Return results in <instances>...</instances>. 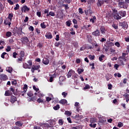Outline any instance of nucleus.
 Here are the masks:
<instances>
[{
	"label": "nucleus",
	"instance_id": "obj_51",
	"mask_svg": "<svg viewBox=\"0 0 129 129\" xmlns=\"http://www.w3.org/2000/svg\"><path fill=\"white\" fill-rule=\"evenodd\" d=\"M23 57H20L19 58L17 59V61L19 62V63H21L23 61Z\"/></svg>",
	"mask_w": 129,
	"mask_h": 129
},
{
	"label": "nucleus",
	"instance_id": "obj_11",
	"mask_svg": "<svg viewBox=\"0 0 129 129\" xmlns=\"http://www.w3.org/2000/svg\"><path fill=\"white\" fill-rule=\"evenodd\" d=\"M42 63L44 64V65H48L49 63H50V60L46 57H44L42 59Z\"/></svg>",
	"mask_w": 129,
	"mask_h": 129
},
{
	"label": "nucleus",
	"instance_id": "obj_45",
	"mask_svg": "<svg viewBox=\"0 0 129 129\" xmlns=\"http://www.w3.org/2000/svg\"><path fill=\"white\" fill-rule=\"evenodd\" d=\"M88 12L89 13V15H92V14H93V11H92V9H91V7H90L89 9L88 10Z\"/></svg>",
	"mask_w": 129,
	"mask_h": 129
},
{
	"label": "nucleus",
	"instance_id": "obj_55",
	"mask_svg": "<svg viewBox=\"0 0 129 129\" xmlns=\"http://www.w3.org/2000/svg\"><path fill=\"white\" fill-rule=\"evenodd\" d=\"M37 101L38 103H42V102H44V100L41 98H38Z\"/></svg>",
	"mask_w": 129,
	"mask_h": 129
},
{
	"label": "nucleus",
	"instance_id": "obj_57",
	"mask_svg": "<svg viewBox=\"0 0 129 129\" xmlns=\"http://www.w3.org/2000/svg\"><path fill=\"white\" fill-rule=\"evenodd\" d=\"M44 126L45 127H46V128H51V126H50V125H49V124L48 123H45L44 124Z\"/></svg>",
	"mask_w": 129,
	"mask_h": 129
},
{
	"label": "nucleus",
	"instance_id": "obj_52",
	"mask_svg": "<svg viewBox=\"0 0 129 129\" xmlns=\"http://www.w3.org/2000/svg\"><path fill=\"white\" fill-rule=\"evenodd\" d=\"M60 45H61V42H56L54 43V46L55 47H59V46H60Z\"/></svg>",
	"mask_w": 129,
	"mask_h": 129
},
{
	"label": "nucleus",
	"instance_id": "obj_43",
	"mask_svg": "<svg viewBox=\"0 0 129 129\" xmlns=\"http://www.w3.org/2000/svg\"><path fill=\"white\" fill-rule=\"evenodd\" d=\"M67 26H68V27H70L71 26V20H68V21L66 22V23Z\"/></svg>",
	"mask_w": 129,
	"mask_h": 129
},
{
	"label": "nucleus",
	"instance_id": "obj_54",
	"mask_svg": "<svg viewBox=\"0 0 129 129\" xmlns=\"http://www.w3.org/2000/svg\"><path fill=\"white\" fill-rule=\"evenodd\" d=\"M112 27H113V28H114V29H115V30H117V29H118V26H117V25H116V24H113L112 25Z\"/></svg>",
	"mask_w": 129,
	"mask_h": 129
},
{
	"label": "nucleus",
	"instance_id": "obj_38",
	"mask_svg": "<svg viewBox=\"0 0 129 129\" xmlns=\"http://www.w3.org/2000/svg\"><path fill=\"white\" fill-rule=\"evenodd\" d=\"M90 122L91 123H94V122H96V118H91Z\"/></svg>",
	"mask_w": 129,
	"mask_h": 129
},
{
	"label": "nucleus",
	"instance_id": "obj_10",
	"mask_svg": "<svg viewBox=\"0 0 129 129\" xmlns=\"http://www.w3.org/2000/svg\"><path fill=\"white\" fill-rule=\"evenodd\" d=\"M115 20H120L121 17L119 16V12H117L116 14L112 15Z\"/></svg>",
	"mask_w": 129,
	"mask_h": 129
},
{
	"label": "nucleus",
	"instance_id": "obj_53",
	"mask_svg": "<svg viewBox=\"0 0 129 129\" xmlns=\"http://www.w3.org/2000/svg\"><path fill=\"white\" fill-rule=\"evenodd\" d=\"M19 9H20V5H19V4H16V7L14 8V10H15V11H17V10H19Z\"/></svg>",
	"mask_w": 129,
	"mask_h": 129
},
{
	"label": "nucleus",
	"instance_id": "obj_2",
	"mask_svg": "<svg viewBox=\"0 0 129 129\" xmlns=\"http://www.w3.org/2000/svg\"><path fill=\"white\" fill-rule=\"evenodd\" d=\"M119 26L121 27L122 29H124V30H127V28H128V25L126 22H119Z\"/></svg>",
	"mask_w": 129,
	"mask_h": 129
},
{
	"label": "nucleus",
	"instance_id": "obj_61",
	"mask_svg": "<svg viewBox=\"0 0 129 129\" xmlns=\"http://www.w3.org/2000/svg\"><path fill=\"white\" fill-rule=\"evenodd\" d=\"M23 89V90H28V85L27 84L24 85Z\"/></svg>",
	"mask_w": 129,
	"mask_h": 129
},
{
	"label": "nucleus",
	"instance_id": "obj_60",
	"mask_svg": "<svg viewBox=\"0 0 129 129\" xmlns=\"http://www.w3.org/2000/svg\"><path fill=\"white\" fill-rule=\"evenodd\" d=\"M79 14H81V15H82V14H83L84 13L83 12V9H82V8H79Z\"/></svg>",
	"mask_w": 129,
	"mask_h": 129
},
{
	"label": "nucleus",
	"instance_id": "obj_23",
	"mask_svg": "<svg viewBox=\"0 0 129 129\" xmlns=\"http://www.w3.org/2000/svg\"><path fill=\"white\" fill-rule=\"evenodd\" d=\"M94 46L97 48V51L99 52L100 51V46L99 45L97 44L96 42L94 43Z\"/></svg>",
	"mask_w": 129,
	"mask_h": 129
},
{
	"label": "nucleus",
	"instance_id": "obj_49",
	"mask_svg": "<svg viewBox=\"0 0 129 129\" xmlns=\"http://www.w3.org/2000/svg\"><path fill=\"white\" fill-rule=\"evenodd\" d=\"M58 123L59 124H60V125H63V123H64V121H63V119H60L58 120Z\"/></svg>",
	"mask_w": 129,
	"mask_h": 129
},
{
	"label": "nucleus",
	"instance_id": "obj_31",
	"mask_svg": "<svg viewBox=\"0 0 129 129\" xmlns=\"http://www.w3.org/2000/svg\"><path fill=\"white\" fill-rule=\"evenodd\" d=\"M98 3V6H100V7H101L102 5L104 4L105 2H104V0H103V1H99V0Z\"/></svg>",
	"mask_w": 129,
	"mask_h": 129
},
{
	"label": "nucleus",
	"instance_id": "obj_24",
	"mask_svg": "<svg viewBox=\"0 0 129 129\" xmlns=\"http://www.w3.org/2000/svg\"><path fill=\"white\" fill-rule=\"evenodd\" d=\"M13 18H14V14L13 13L9 14L8 17L7 19L10 20V21H13Z\"/></svg>",
	"mask_w": 129,
	"mask_h": 129
},
{
	"label": "nucleus",
	"instance_id": "obj_29",
	"mask_svg": "<svg viewBox=\"0 0 129 129\" xmlns=\"http://www.w3.org/2000/svg\"><path fill=\"white\" fill-rule=\"evenodd\" d=\"M5 95V96H10V95H12V92L10 91H6Z\"/></svg>",
	"mask_w": 129,
	"mask_h": 129
},
{
	"label": "nucleus",
	"instance_id": "obj_26",
	"mask_svg": "<svg viewBox=\"0 0 129 129\" xmlns=\"http://www.w3.org/2000/svg\"><path fill=\"white\" fill-rule=\"evenodd\" d=\"M100 30L101 34L105 33V28H104L103 26H101Z\"/></svg>",
	"mask_w": 129,
	"mask_h": 129
},
{
	"label": "nucleus",
	"instance_id": "obj_30",
	"mask_svg": "<svg viewBox=\"0 0 129 129\" xmlns=\"http://www.w3.org/2000/svg\"><path fill=\"white\" fill-rule=\"evenodd\" d=\"M47 17H49V16H51V17H55V13L51 11L46 15Z\"/></svg>",
	"mask_w": 129,
	"mask_h": 129
},
{
	"label": "nucleus",
	"instance_id": "obj_59",
	"mask_svg": "<svg viewBox=\"0 0 129 129\" xmlns=\"http://www.w3.org/2000/svg\"><path fill=\"white\" fill-rule=\"evenodd\" d=\"M61 95L64 97V98H65L66 97L67 95H68V93H67L65 92H63L62 93Z\"/></svg>",
	"mask_w": 129,
	"mask_h": 129
},
{
	"label": "nucleus",
	"instance_id": "obj_3",
	"mask_svg": "<svg viewBox=\"0 0 129 129\" xmlns=\"http://www.w3.org/2000/svg\"><path fill=\"white\" fill-rule=\"evenodd\" d=\"M118 5L121 9H126L127 8L126 3L124 2L121 1L118 3Z\"/></svg>",
	"mask_w": 129,
	"mask_h": 129
},
{
	"label": "nucleus",
	"instance_id": "obj_13",
	"mask_svg": "<svg viewBox=\"0 0 129 129\" xmlns=\"http://www.w3.org/2000/svg\"><path fill=\"white\" fill-rule=\"evenodd\" d=\"M93 36H95V37H98L100 35V31L98 29H97L95 31L92 32Z\"/></svg>",
	"mask_w": 129,
	"mask_h": 129
},
{
	"label": "nucleus",
	"instance_id": "obj_58",
	"mask_svg": "<svg viewBox=\"0 0 129 129\" xmlns=\"http://www.w3.org/2000/svg\"><path fill=\"white\" fill-rule=\"evenodd\" d=\"M89 126L91 127H93L94 128H95V127H96V123L92 124V123H91V124H89Z\"/></svg>",
	"mask_w": 129,
	"mask_h": 129
},
{
	"label": "nucleus",
	"instance_id": "obj_37",
	"mask_svg": "<svg viewBox=\"0 0 129 129\" xmlns=\"http://www.w3.org/2000/svg\"><path fill=\"white\" fill-rule=\"evenodd\" d=\"M40 27L42 28V29H46V25L45 24V22H43L40 24Z\"/></svg>",
	"mask_w": 129,
	"mask_h": 129
},
{
	"label": "nucleus",
	"instance_id": "obj_25",
	"mask_svg": "<svg viewBox=\"0 0 129 129\" xmlns=\"http://www.w3.org/2000/svg\"><path fill=\"white\" fill-rule=\"evenodd\" d=\"M20 57H21L22 58H24L25 57V51L22 50L20 51L19 53Z\"/></svg>",
	"mask_w": 129,
	"mask_h": 129
},
{
	"label": "nucleus",
	"instance_id": "obj_56",
	"mask_svg": "<svg viewBox=\"0 0 129 129\" xmlns=\"http://www.w3.org/2000/svg\"><path fill=\"white\" fill-rule=\"evenodd\" d=\"M56 121H55V120H51L50 122V125H54V124H55Z\"/></svg>",
	"mask_w": 129,
	"mask_h": 129
},
{
	"label": "nucleus",
	"instance_id": "obj_39",
	"mask_svg": "<svg viewBox=\"0 0 129 129\" xmlns=\"http://www.w3.org/2000/svg\"><path fill=\"white\" fill-rule=\"evenodd\" d=\"M27 95L29 97H32V96H33V95H34V94H33V92L30 91L28 92Z\"/></svg>",
	"mask_w": 129,
	"mask_h": 129
},
{
	"label": "nucleus",
	"instance_id": "obj_47",
	"mask_svg": "<svg viewBox=\"0 0 129 129\" xmlns=\"http://www.w3.org/2000/svg\"><path fill=\"white\" fill-rule=\"evenodd\" d=\"M84 71V70L82 69H78L77 72L79 74H81L82 72Z\"/></svg>",
	"mask_w": 129,
	"mask_h": 129
},
{
	"label": "nucleus",
	"instance_id": "obj_36",
	"mask_svg": "<svg viewBox=\"0 0 129 129\" xmlns=\"http://www.w3.org/2000/svg\"><path fill=\"white\" fill-rule=\"evenodd\" d=\"M87 89H90V86L88 84L85 85V86L83 88L84 90H86Z\"/></svg>",
	"mask_w": 129,
	"mask_h": 129
},
{
	"label": "nucleus",
	"instance_id": "obj_14",
	"mask_svg": "<svg viewBox=\"0 0 129 129\" xmlns=\"http://www.w3.org/2000/svg\"><path fill=\"white\" fill-rule=\"evenodd\" d=\"M119 15L120 18H121V17L123 18V17L126 16V12L123 11H119Z\"/></svg>",
	"mask_w": 129,
	"mask_h": 129
},
{
	"label": "nucleus",
	"instance_id": "obj_40",
	"mask_svg": "<svg viewBox=\"0 0 129 129\" xmlns=\"http://www.w3.org/2000/svg\"><path fill=\"white\" fill-rule=\"evenodd\" d=\"M59 108H60V105L59 104H57L53 107V109H54V110H58Z\"/></svg>",
	"mask_w": 129,
	"mask_h": 129
},
{
	"label": "nucleus",
	"instance_id": "obj_4",
	"mask_svg": "<svg viewBox=\"0 0 129 129\" xmlns=\"http://www.w3.org/2000/svg\"><path fill=\"white\" fill-rule=\"evenodd\" d=\"M57 19H60V20H63L64 18V14L62 12H58L56 14V17Z\"/></svg>",
	"mask_w": 129,
	"mask_h": 129
},
{
	"label": "nucleus",
	"instance_id": "obj_35",
	"mask_svg": "<svg viewBox=\"0 0 129 129\" xmlns=\"http://www.w3.org/2000/svg\"><path fill=\"white\" fill-rule=\"evenodd\" d=\"M64 114L66 115H68V116H71V114H72V113H71L70 111H66L64 112Z\"/></svg>",
	"mask_w": 129,
	"mask_h": 129
},
{
	"label": "nucleus",
	"instance_id": "obj_8",
	"mask_svg": "<svg viewBox=\"0 0 129 129\" xmlns=\"http://www.w3.org/2000/svg\"><path fill=\"white\" fill-rule=\"evenodd\" d=\"M41 67L40 65H37V66H33V67L31 68V72L32 73H34L36 70H38L40 69V68Z\"/></svg>",
	"mask_w": 129,
	"mask_h": 129
},
{
	"label": "nucleus",
	"instance_id": "obj_1",
	"mask_svg": "<svg viewBox=\"0 0 129 129\" xmlns=\"http://www.w3.org/2000/svg\"><path fill=\"white\" fill-rule=\"evenodd\" d=\"M27 63H23V67L24 69H31L32 68V66H33V62L31 60H29L27 61Z\"/></svg>",
	"mask_w": 129,
	"mask_h": 129
},
{
	"label": "nucleus",
	"instance_id": "obj_62",
	"mask_svg": "<svg viewBox=\"0 0 129 129\" xmlns=\"http://www.w3.org/2000/svg\"><path fill=\"white\" fill-rule=\"evenodd\" d=\"M115 45H116L118 48H119V47H120V43L117 41L115 43Z\"/></svg>",
	"mask_w": 129,
	"mask_h": 129
},
{
	"label": "nucleus",
	"instance_id": "obj_44",
	"mask_svg": "<svg viewBox=\"0 0 129 129\" xmlns=\"http://www.w3.org/2000/svg\"><path fill=\"white\" fill-rule=\"evenodd\" d=\"M88 57L90 60H94V58H95V55H92L91 54L89 55Z\"/></svg>",
	"mask_w": 129,
	"mask_h": 129
},
{
	"label": "nucleus",
	"instance_id": "obj_9",
	"mask_svg": "<svg viewBox=\"0 0 129 129\" xmlns=\"http://www.w3.org/2000/svg\"><path fill=\"white\" fill-rule=\"evenodd\" d=\"M45 37L48 40H51L53 38V35H52V33L50 32H47L45 34Z\"/></svg>",
	"mask_w": 129,
	"mask_h": 129
},
{
	"label": "nucleus",
	"instance_id": "obj_46",
	"mask_svg": "<svg viewBox=\"0 0 129 129\" xmlns=\"http://www.w3.org/2000/svg\"><path fill=\"white\" fill-rule=\"evenodd\" d=\"M62 7L64 8L65 10H69V7L68 4H63L62 5Z\"/></svg>",
	"mask_w": 129,
	"mask_h": 129
},
{
	"label": "nucleus",
	"instance_id": "obj_16",
	"mask_svg": "<svg viewBox=\"0 0 129 129\" xmlns=\"http://www.w3.org/2000/svg\"><path fill=\"white\" fill-rule=\"evenodd\" d=\"M17 33L18 35H23V34H25L24 32H23V27L18 28Z\"/></svg>",
	"mask_w": 129,
	"mask_h": 129
},
{
	"label": "nucleus",
	"instance_id": "obj_22",
	"mask_svg": "<svg viewBox=\"0 0 129 129\" xmlns=\"http://www.w3.org/2000/svg\"><path fill=\"white\" fill-rule=\"evenodd\" d=\"M105 58V55L104 54H101L99 57V60L100 61V62H102L104 58Z\"/></svg>",
	"mask_w": 129,
	"mask_h": 129
},
{
	"label": "nucleus",
	"instance_id": "obj_41",
	"mask_svg": "<svg viewBox=\"0 0 129 129\" xmlns=\"http://www.w3.org/2000/svg\"><path fill=\"white\" fill-rule=\"evenodd\" d=\"M123 96L124 97L125 99H129V94L127 93H125L123 95Z\"/></svg>",
	"mask_w": 129,
	"mask_h": 129
},
{
	"label": "nucleus",
	"instance_id": "obj_42",
	"mask_svg": "<svg viewBox=\"0 0 129 129\" xmlns=\"http://www.w3.org/2000/svg\"><path fill=\"white\" fill-rule=\"evenodd\" d=\"M12 36V32L8 31L6 33V37H8V38Z\"/></svg>",
	"mask_w": 129,
	"mask_h": 129
},
{
	"label": "nucleus",
	"instance_id": "obj_7",
	"mask_svg": "<svg viewBox=\"0 0 129 129\" xmlns=\"http://www.w3.org/2000/svg\"><path fill=\"white\" fill-rule=\"evenodd\" d=\"M21 41L22 44H27V43H29V38H28V37L24 36L21 38Z\"/></svg>",
	"mask_w": 129,
	"mask_h": 129
},
{
	"label": "nucleus",
	"instance_id": "obj_32",
	"mask_svg": "<svg viewBox=\"0 0 129 129\" xmlns=\"http://www.w3.org/2000/svg\"><path fill=\"white\" fill-rule=\"evenodd\" d=\"M125 56H126V53H122V56H121V59H122V60H124V61H125L126 59L125 58Z\"/></svg>",
	"mask_w": 129,
	"mask_h": 129
},
{
	"label": "nucleus",
	"instance_id": "obj_6",
	"mask_svg": "<svg viewBox=\"0 0 129 129\" xmlns=\"http://www.w3.org/2000/svg\"><path fill=\"white\" fill-rule=\"evenodd\" d=\"M21 11L22 13H28L30 11V8L27 5L23 6L21 8Z\"/></svg>",
	"mask_w": 129,
	"mask_h": 129
},
{
	"label": "nucleus",
	"instance_id": "obj_50",
	"mask_svg": "<svg viewBox=\"0 0 129 129\" xmlns=\"http://www.w3.org/2000/svg\"><path fill=\"white\" fill-rule=\"evenodd\" d=\"M106 79L107 80V81H109L110 79H111V78H112V76L110 75L109 76H106Z\"/></svg>",
	"mask_w": 129,
	"mask_h": 129
},
{
	"label": "nucleus",
	"instance_id": "obj_34",
	"mask_svg": "<svg viewBox=\"0 0 129 129\" xmlns=\"http://www.w3.org/2000/svg\"><path fill=\"white\" fill-rule=\"evenodd\" d=\"M15 124L18 126H22V125H23V123H22V122H21V121H18L17 122H16Z\"/></svg>",
	"mask_w": 129,
	"mask_h": 129
},
{
	"label": "nucleus",
	"instance_id": "obj_18",
	"mask_svg": "<svg viewBox=\"0 0 129 129\" xmlns=\"http://www.w3.org/2000/svg\"><path fill=\"white\" fill-rule=\"evenodd\" d=\"M59 103L62 104L63 105H67V100L65 99H61L60 101H59Z\"/></svg>",
	"mask_w": 129,
	"mask_h": 129
},
{
	"label": "nucleus",
	"instance_id": "obj_48",
	"mask_svg": "<svg viewBox=\"0 0 129 129\" xmlns=\"http://www.w3.org/2000/svg\"><path fill=\"white\" fill-rule=\"evenodd\" d=\"M105 4H109L110 5L112 3V0H104Z\"/></svg>",
	"mask_w": 129,
	"mask_h": 129
},
{
	"label": "nucleus",
	"instance_id": "obj_19",
	"mask_svg": "<svg viewBox=\"0 0 129 129\" xmlns=\"http://www.w3.org/2000/svg\"><path fill=\"white\" fill-rule=\"evenodd\" d=\"M90 22L92 24H94L96 22V17L95 16H92V18L90 19Z\"/></svg>",
	"mask_w": 129,
	"mask_h": 129
},
{
	"label": "nucleus",
	"instance_id": "obj_28",
	"mask_svg": "<svg viewBox=\"0 0 129 129\" xmlns=\"http://www.w3.org/2000/svg\"><path fill=\"white\" fill-rule=\"evenodd\" d=\"M6 71L9 72V73H12V72H13V68H12V67H7L6 68Z\"/></svg>",
	"mask_w": 129,
	"mask_h": 129
},
{
	"label": "nucleus",
	"instance_id": "obj_5",
	"mask_svg": "<svg viewBox=\"0 0 129 129\" xmlns=\"http://www.w3.org/2000/svg\"><path fill=\"white\" fill-rule=\"evenodd\" d=\"M4 24H5L6 26H8L9 28H11V25H12V20L9 19L8 18H7L4 21Z\"/></svg>",
	"mask_w": 129,
	"mask_h": 129
},
{
	"label": "nucleus",
	"instance_id": "obj_21",
	"mask_svg": "<svg viewBox=\"0 0 129 129\" xmlns=\"http://www.w3.org/2000/svg\"><path fill=\"white\" fill-rule=\"evenodd\" d=\"M111 10H112V16L113 15H114L115 14H116V13L118 12L117 11V10L116 9V8H115L114 7H112Z\"/></svg>",
	"mask_w": 129,
	"mask_h": 129
},
{
	"label": "nucleus",
	"instance_id": "obj_17",
	"mask_svg": "<svg viewBox=\"0 0 129 129\" xmlns=\"http://www.w3.org/2000/svg\"><path fill=\"white\" fill-rule=\"evenodd\" d=\"M75 72H74L73 70H70L69 71V72H68L67 76L68 77V78H71V76H72V74H73V73H74Z\"/></svg>",
	"mask_w": 129,
	"mask_h": 129
},
{
	"label": "nucleus",
	"instance_id": "obj_12",
	"mask_svg": "<svg viewBox=\"0 0 129 129\" xmlns=\"http://www.w3.org/2000/svg\"><path fill=\"white\" fill-rule=\"evenodd\" d=\"M0 79H1L2 80H3L4 81H5L6 80H8V76L5 74L0 75Z\"/></svg>",
	"mask_w": 129,
	"mask_h": 129
},
{
	"label": "nucleus",
	"instance_id": "obj_15",
	"mask_svg": "<svg viewBox=\"0 0 129 129\" xmlns=\"http://www.w3.org/2000/svg\"><path fill=\"white\" fill-rule=\"evenodd\" d=\"M17 100L18 99L16 96H12L10 99V102H11V103H15V102H16V101H17Z\"/></svg>",
	"mask_w": 129,
	"mask_h": 129
},
{
	"label": "nucleus",
	"instance_id": "obj_64",
	"mask_svg": "<svg viewBox=\"0 0 129 129\" xmlns=\"http://www.w3.org/2000/svg\"><path fill=\"white\" fill-rule=\"evenodd\" d=\"M33 128L34 129H42V128H41V126H34V127H33Z\"/></svg>",
	"mask_w": 129,
	"mask_h": 129
},
{
	"label": "nucleus",
	"instance_id": "obj_63",
	"mask_svg": "<svg viewBox=\"0 0 129 129\" xmlns=\"http://www.w3.org/2000/svg\"><path fill=\"white\" fill-rule=\"evenodd\" d=\"M13 58H17V56H18V53L14 52H13Z\"/></svg>",
	"mask_w": 129,
	"mask_h": 129
},
{
	"label": "nucleus",
	"instance_id": "obj_33",
	"mask_svg": "<svg viewBox=\"0 0 129 129\" xmlns=\"http://www.w3.org/2000/svg\"><path fill=\"white\" fill-rule=\"evenodd\" d=\"M43 46H44V44H43V43H42L41 42H39L37 44V47L38 48H39L40 49H41V48H43Z\"/></svg>",
	"mask_w": 129,
	"mask_h": 129
},
{
	"label": "nucleus",
	"instance_id": "obj_20",
	"mask_svg": "<svg viewBox=\"0 0 129 129\" xmlns=\"http://www.w3.org/2000/svg\"><path fill=\"white\" fill-rule=\"evenodd\" d=\"M106 119L105 118H103L102 117H100L99 118V122L100 123H104V122H106Z\"/></svg>",
	"mask_w": 129,
	"mask_h": 129
},
{
	"label": "nucleus",
	"instance_id": "obj_27",
	"mask_svg": "<svg viewBox=\"0 0 129 129\" xmlns=\"http://www.w3.org/2000/svg\"><path fill=\"white\" fill-rule=\"evenodd\" d=\"M72 44L75 47V48H78V43L77 42L72 41Z\"/></svg>",
	"mask_w": 129,
	"mask_h": 129
}]
</instances>
